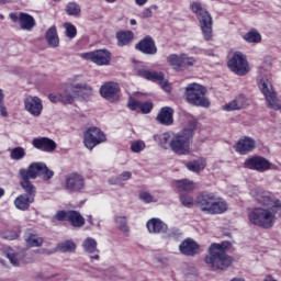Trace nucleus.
I'll return each instance as SVG.
<instances>
[{
  "instance_id": "obj_28",
  "label": "nucleus",
  "mask_w": 281,
  "mask_h": 281,
  "mask_svg": "<svg viewBox=\"0 0 281 281\" xmlns=\"http://www.w3.org/2000/svg\"><path fill=\"white\" fill-rule=\"evenodd\" d=\"M19 23L21 30H25L26 32H30L36 25L34 16L23 12H21L19 15Z\"/></svg>"
},
{
  "instance_id": "obj_59",
  "label": "nucleus",
  "mask_w": 281,
  "mask_h": 281,
  "mask_svg": "<svg viewBox=\"0 0 281 281\" xmlns=\"http://www.w3.org/2000/svg\"><path fill=\"white\" fill-rule=\"evenodd\" d=\"M88 223H89L90 225H93V217H92V216H89V217H88Z\"/></svg>"
},
{
  "instance_id": "obj_6",
  "label": "nucleus",
  "mask_w": 281,
  "mask_h": 281,
  "mask_svg": "<svg viewBox=\"0 0 281 281\" xmlns=\"http://www.w3.org/2000/svg\"><path fill=\"white\" fill-rule=\"evenodd\" d=\"M190 9L196 14L200 21V27L204 37V41H211L213 36L212 31V15L207 12V9L199 1L191 2Z\"/></svg>"
},
{
  "instance_id": "obj_11",
  "label": "nucleus",
  "mask_w": 281,
  "mask_h": 281,
  "mask_svg": "<svg viewBox=\"0 0 281 281\" xmlns=\"http://www.w3.org/2000/svg\"><path fill=\"white\" fill-rule=\"evenodd\" d=\"M106 142V135L98 127H90L83 134V144L88 150H93L94 146Z\"/></svg>"
},
{
  "instance_id": "obj_46",
  "label": "nucleus",
  "mask_w": 281,
  "mask_h": 281,
  "mask_svg": "<svg viewBox=\"0 0 281 281\" xmlns=\"http://www.w3.org/2000/svg\"><path fill=\"white\" fill-rule=\"evenodd\" d=\"M145 148H146V143H144V140H134L131 144L132 153H142V150H145Z\"/></svg>"
},
{
  "instance_id": "obj_25",
  "label": "nucleus",
  "mask_w": 281,
  "mask_h": 281,
  "mask_svg": "<svg viewBox=\"0 0 281 281\" xmlns=\"http://www.w3.org/2000/svg\"><path fill=\"white\" fill-rule=\"evenodd\" d=\"M173 115H175V110L170 106H165L158 113L157 120L164 126H170L175 122L172 117Z\"/></svg>"
},
{
  "instance_id": "obj_29",
  "label": "nucleus",
  "mask_w": 281,
  "mask_h": 281,
  "mask_svg": "<svg viewBox=\"0 0 281 281\" xmlns=\"http://www.w3.org/2000/svg\"><path fill=\"white\" fill-rule=\"evenodd\" d=\"M183 60H187L186 54H171L167 57V63L176 71H181V67H183Z\"/></svg>"
},
{
  "instance_id": "obj_34",
  "label": "nucleus",
  "mask_w": 281,
  "mask_h": 281,
  "mask_svg": "<svg viewBox=\"0 0 281 281\" xmlns=\"http://www.w3.org/2000/svg\"><path fill=\"white\" fill-rule=\"evenodd\" d=\"M46 41L49 47H58V45H60V40L58 38V32L56 31V26H52L47 30Z\"/></svg>"
},
{
  "instance_id": "obj_20",
  "label": "nucleus",
  "mask_w": 281,
  "mask_h": 281,
  "mask_svg": "<svg viewBox=\"0 0 281 281\" xmlns=\"http://www.w3.org/2000/svg\"><path fill=\"white\" fill-rule=\"evenodd\" d=\"M249 106V99L247 97L240 94L236 97L231 102L223 105V111H240V109H247Z\"/></svg>"
},
{
  "instance_id": "obj_17",
  "label": "nucleus",
  "mask_w": 281,
  "mask_h": 281,
  "mask_svg": "<svg viewBox=\"0 0 281 281\" xmlns=\"http://www.w3.org/2000/svg\"><path fill=\"white\" fill-rule=\"evenodd\" d=\"M214 201H216L215 193L203 191L198 195L195 203L200 207L201 212L209 214Z\"/></svg>"
},
{
  "instance_id": "obj_5",
  "label": "nucleus",
  "mask_w": 281,
  "mask_h": 281,
  "mask_svg": "<svg viewBox=\"0 0 281 281\" xmlns=\"http://www.w3.org/2000/svg\"><path fill=\"white\" fill-rule=\"evenodd\" d=\"M205 262L212 271H223L232 265L229 257L221 244H212L209 248V256L205 257Z\"/></svg>"
},
{
  "instance_id": "obj_52",
  "label": "nucleus",
  "mask_w": 281,
  "mask_h": 281,
  "mask_svg": "<svg viewBox=\"0 0 281 281\" xmlns=\"http://www.w3.org/2000/svg\"><path fill=\"white\" fill-rule=\"evenodd\" d=\"M55 217L57 221H68L69 211H58Z\"/></svg>"
},
{
  "instance_id": "obj_22",
  "label": "nucleus",
  "mask_w": 281,
  "mask_h": 281,
  "mask_svg": "<svg viewBox=\"0 0 281 281\" xmlns=\"http://www.w3.org/2000/svg\"><path fill=\"white\" fill-rule=\"evenodd\" d=\"M254 148H256V140L245 136L237 142L235 150L239 153V155H247V153H251Z\"/></svg>"
},
{
  "instance_id": "obj_35",
  "label": "nucleus",
  "mask_w": 281,
  "mask_h": 281,
  "mask_svg": "<svg viewBox=\"0 0 281 281\" xmlns=\"http://www.w3.org/2000/svg\"><path fill=\"white\" fill-rule=\"evenodd\" d=\"M119 47H124L133 42L134 35L131 31L120 32L116 34Z\"/></svg>"
},
{
  "instance_id": "obj_60",
  "label": "nucleus",
  "mask_w": 281,
  "mask_h": 281,
  "mask_svg": "<svg viewBox=\"0 0 281 281\" xmlns=\"http://www.w3.org/2000/svg\"><path fill=\"white\" fill-rule=\"evenodd\" d=\"M0 102H3V90L0 89Z\"/></svg>"
},
{
  "instance_id": "obj_36",
  "label": "nucleus",
  "mask_w": 281,
  "mask_h": 281,
  "mask_svg": "<svg viewBox=\"0 0 281 281\" xmlns=\"http://www.w3.org/2000/svg\"><path fill=\"white\" fill-rule=\"evenodd\" d=\"M68 221L72 227H82L85 225V217L78 211H68Z\"/></svg>"
},
{
  "instance_id": "obj_31",
  "label": "nucleus",
  "mask_w": 281,
  "mask_h": 281,
  "mask_svg": "<svg viewBox=\"0 0 281 281\" xmlns=\"http://www.w3.org/2000/svg\"><path fill=\"white\" fill-rule=\"evenodd\" d=\"M5 258H8L13 267H19L23 259V254L14 251V249L8 247L4 251Z\"/></svg>"
},
{
  "instance_id": "obj_13",
  "label": "nucleus",
  "mask_w": 281,
  "mask_h": 281,
  "mask_svg": "<svg viewBox=\"0 0 281 281\" xmlns=\"http://www.w3.org/2000/svg\"><path fill=\"white\" fill-rule=\"evenodd\" d=\"M24 111L30 113L32 117H41L43 115V99L37 95H26L24 98Z\"/></svg>"
},
{
  "instance_id": "obj_47",
  "label": "nucleus",
  "mask_w": 281,
  "mask_h": 281,
  "mask_svg": "<svg viewBox=\"0 0 281 281\" xmlns=\"http://www.w3.org/2000/svg\"><path fill=\"white\" fill-rule=\"evenodd\" d=\"M64 27L66 30V36L68 38H76V35L78 34V31L76 30V26L71 23H65Z\"/></svg>"
},
{
  "instance_id": "obj_12",
  "label": "nucleus",
  "mask_w": 281,
  "mask_h": 281,
  "mask_svg": "<svg viewBox=\"0 0 281 281\" xmlns=\"http://www.w3.org/2000/svg\"><path fill=\"white\" fill-rule=\"evenodd\" d=\"M244 168H248L249 170H257V172H267V170H276V165L271 164L267 158L255 156L248 158L244 162Z\"/></svg>"
},
{
  "instance_id": "obj_26",
  "label": "nucleus",
  "mask_w": 281,
  "mask_h": 281,
  "mask_svg": "<svg viewBox=\"0 0 281 281\" xmlns=\"http://www.w3.org/2000/svg\"><path fill=\"white\" fill-rule=\"evenodd\" d=\"M34 201V198H30L25 194H20L18 198H15L13 204L16 210H20L21 212H27V210H30V205H32Z\"/></svg>"
},
{
  "instance_id": "obj_1",
  "label": "nucleus",
  "mask_w": 281,
  "mask_h": 281,
  "mask_svg": "<svg viewBox=\"0 0 281 281\" xmlns=\"http://www.w3.org/2000/svg\"><path fill=\"white\" fill-rule=\"evenodd\" d=\"M93 95V88L87 82L82 81V76L77 75L64 86L58 93H50L48 99L54 103L74 104L76 100H90Z\"/></svg>"
},
{
  "instance_id": "obj_4",
  "label": "nucleus",
  "mask_w": 281,
  "mask_h": 281,
  "mask_svg": "<svg viewBox=\"0 0 281 281\" xmlns=\"http://www.w3.org/2000/svg\"><path fill=\"white\" fill-rule=\"evenodd\" d=\"M277 214L278 211L274 210L273 205H262V207H255L248 213V221L256 227L271 229L276 225Z\"/></svg>"
},
{
  "instance_id": "obj_62",
  "label": "nucleus",
  "mask_w": 281,
  "mask_h": 281,
  "mask_svg": "<svg viewBox=\"0 0 281 281\" xmlns=\"http://www.w3.org/2000/svg\"><path fill=\"white\" fill-rule=\"evenodd\" d=\"M130 23H131V25H137V21H135V20H131Z\"/></svg>"
},
{
  "instance_id": "obj_63",
  "label": "nucleus",
  "mask_w": 281,
  "mask_h": 281,
  "mask_svg": "<svg viewBox=\"0 0 281 281\" xmlns=\"http://www.w3.org/2000/svg\"><path fill=\"white\" fill-rule=\"evenodd\" d=\"M8 3V0H0V5Z\"/></svg>"
},
{
  "instance_id": "obj_38",
  "label": "nucleus",
  "mask_w": 281,
  "mask_h": 281,
  "mask_svg": "<svg viewBox=\"0 0 281 281\" xmlns=\"http://www.w3.org/2000/svg\"><path fill=\"white\" fill-rule=\"evenodd\" d=\"M58 251L61 254H74L76 251V243L74 240H65L57 245Z\"/></svg>"
},
{
  "instance_id": "obj_9",
  "label": "nucleus",
  "mask_w": 281,
  "mask_h": 281,
  "mask_svg": "<svg viewBox=\"0 0 281 281\" xmlns=\"http://www.w3.org/2000/svg\"><path fill=\"white\" fill-rule=\"evenodd\" d=\"M228 68L233 74H236V76H246V74H249V63H247L245 54L235 52L228 60Z\"/></svg>"
},
{
  "instance_id": "obj_50",
  "label": "nucleus",
  "mask_w": 281,
  "mask_h": 281,
  "mask_svg": "<svg viewBox=\"0 0 281 281\" xmlns=\"http://www.w3.org/2000/svg\"><path fill=\"white\" fill-rule=\"evenodd\" d=\"M186 58L183 59V66H181V71H183L184 69H188V67H194V65L196 64V59H194V57H190L188 56V54H186Z\"/></svg>"
},
{
  "instance_id": "obj_30",
  "label": "nucleus",
  "mask_w": 281,
  "mask_h": 281,
  "mask_svg": "<svg viewBox=\"0 0 281 281\" xmlns=\"http://www.w3.org/2000/svg\"><path fill=\"white\" fill-rule=\"evenodd\" d=\"M207 166V161L205 158H198L196 160H192L186 164V168H188L191 172H201L205 170Z\"/></svg>"
},
{
  "instance_id": "obj_53",
  "label": "nucleus",
  "mask_w": 281,
  "mask_h": 281,
  "mask_svg": "<svg viewBox=\"0 0 281 281\" xmlns=\"http://www.w3.org/2000/svg\"><path fill=\"white\" fill-rule=\"evenodd\" d=\"M0 113L2 117H8V110L4 108L3 103L0 101Z\"/></svg>"
},
{
  "instance_id": "obj_44",
  "label": "nucleus",
  "mask_w": 281,
  "mask_h": 281,
  "mask_svg": "<svg viewBox=\"0 0 281 281\" xmlns=\"http://www.w3.org/2000/svg\"><path fill=\"white\" fill-rule=\"evenodd\" d=\"M66 12L69 16H78L80 14V5L76 2H69L66 7Z\"/></svg>"
},
{
  "instance_id": "obj_61",
  "label": "nucleus",
  "mask_w": 281,
  "mask_h": 281,
  "mask_svg": "<svg viewBox=\"0 0 281 281\" xmlns=\"http://www.w3.org/2000/svg\"><path fill=\"white\" fill-rule=\"evenodd\" d=\"M192 276H196V268H191Z\"/></svg>"
},
{
  "instance_id": "obj_39",
  "label": "nucleus",
  "mask_w": 281,
  "mask_h": 281,
  "mask_svg": "<svg viewBox=\"0 0 281 281\" xmlns=\"http://www.w3.org/2000/svg\"><path fill=\"white\" fill-rule=\"evenodd\" d=\"M131 177H133V173L131 171H123L120 176L112 177L109 180V183H111V186H120V183H124V181H128Z\"/></svg>"
},
{
  "instance_id": "obj_2",
  "label": "nucleus",
  "mask_w": 281,
  "mask_h": 281,
  "mask_svg": "<svg viewBox=\"0 0 281 281\" xmlns=\"http://www.w3.org/2000/svg\"><path fill=\"white\" fill-rule=\"evenodd\" d=\"M194 137V124L189 125L182 132L175 134L166 132L154 135V140L160 144L165 150H172L176 155H190V140Z\"/></svg>"
},
{
  "instance_id": "obj_51",
  "label": "nucleus",
  "mask_w": 281,
  "mask_h": 281,
  "mask_svg": "<svg viewBox=\"0 0 281 281\" xmlns=\"http://www.w3.org/2000/svg\"><path fill=\"white\" fill-rule=\"evenodd\" d=\"M153 111V102H142L140 103V113H150Z\"/></svg>"
},
{
  "instance_id": "obj_40",
  "label": "nucleus",
  "mask_w": 281,
  "mask_h": 281,
  "mask_svg": "<svg viewBox=\"0 0 281 281\" xmlns=\"http://www.w3.org/2000/svg\"><path fill=\"white\" fill-rule=\"evenodd\" d=\"M162 238H166L167 240H177V238H181V231L179 228H168V226H166Z\"/></svg>"
},
{
  "instance_id": "obj_19",
  "label": "nucleus",
  "mask_w": 281,
  "mask_h": 281,
  "mask_svg": "<svg viewBox=\"0 0 281 281\" xmlns=\"http://www.w3.org/2000/svg\"><path fill=\"white\" fill-rule=\"evenodd\" d=\"M34 148L42 153H54L56 150V142L47 137L34 138L32 142Z\"/></svg>"
},
{
  "instance_id": "obj_27",
  "label": "nucleus",
  "mask_w": 281,
  "mask_h": 281,
  "mask_svg": "<svg viewBox=\"0 0 281 281\" xmlns=\"http://www.w3.org/2000/svg\"><path fill=\"white\" fill-rule=\"evenodd\" d=\"M225 212H227V202L215 195V200L211 204L209 214H225Z\"/></svg>"
},
{
  "instance_id": "obj_55",
  "label": "nucleus",
  "mask_w": 281,
  "mask_h": 281,
  "mask_svg": "<svg viewBox=\"0 0 281 281\" xmlns=\"http://www.w3.org/2000/svg\"><path fill=\"white\" fill-rule=\"evenodd\" d=\"M10 19L11 21H13V23H16L19 20V15H16V13H10Z\"/></svg>"
},
{
  "instance_id": "obj_48",
  "label": "nucleus",
  "mask_w": 281,
  "mask_h": 281,
  "mask_svg": "<svg viewBox=\"0 0 281 281\" xmlns=\"http://www.w3.org/2000/svg\"><path fill=\"white\" fill-rule=\"evenodd\" d=\"M127 106L128 109H131V111H136V113H140L142 102L135 100L134 98H130Z\"/></svg>"
},
{
  "instance_id": "obj_33",
  "label": "nucleus",
  "mask_w": 281,
  "mask_h": 281,
  "mask_svg": "<svg viewBox=\"0 0 281 281\" xmlns=\"http://www.w3.org/2000/svg\"><path fill=\"white\" fill-rule=\"evenodd\" d=\"M173 186L179 190V192H192L195 188L194 182L188 179L176 180Z\"/></svg>"
},
{
  "instance_id": "obj_14",
  "label": "nucleus",
  "mask_w": 281,
  "mask_h": 281,
  "mask_svg": "<svg viewBox=\"0 0 281 281\" xmlns=\"http://www.w3.org/2000/svg\"><path fill=\"white\" fill-rule=\"evenodd\" d=\"M255 199L257 201V203H259V205H272L277 212V214H279V216H281V202L280 200L276 199V196H273V194L269 191H257Z\"/></svg>"
},
{
  "instance_id": "obj_15",
  "label": "nucleus",
  "mask_w": 281,
  "mask_h": 281,
  "mask_svg": "<svg viewBox=\"0 0 281 281\" xmlns=\"http://www.w3.org/2000/svg\"><path fill=\"white\" fill-rule=\"evenodd\" d=\"M120 85L117 82L108 81L100 88V94L108 102H117L120 100Z\"/></svg>"
},
{
  "instance_id": "obj_37",
  "label": "nucleus",
  "mask_w": 281,
  "mask_h": 281,
  "mask_svg": "<svg viewBox=\"0 0 281 281\" xmlns=\"http://www.w3.org/2000/svg\"><path fill=\"white\" fill-rule=\"evenodd\" d=\"M246 43H260L262 41V35L256 29H251L249 32L243 35Z\"/></svg>"
},
{
  "instance_id": "obj_56",
  "label": "nucleus",
  "mask_w": 281,
  "mask_h": 281,
  "mask_svg": "<svg viewBox=\"0 0 281 281\" xmlns=\"http://www.w3.org/2000/svg\"><path fill=\"white\" fill-rule=\"evenodd\" d=\"M5 194V190L3 188H0V199Z\"/></svg>"
},
{
  "instance_id": "obj_32",
  "label": "nucleus",
  "mask_w": 281,
  "mask_h": 281,
  "mask_svg": "<svg viewBox=\"0 0 281 281\" xmlns=\"http://www.w3.org/2000/svg\"><path fill=\"white\" fill-rule=\"evenodd\" d=\"M24 240L26 243V247H42L43 246V237L36 235L35 233H26L24 235Z\"/></svg>"
},
{
  "instance_id": "obj_41",
  "label": "nucleus",
  "mask_w": 281,
  "mask_h": 281,
  "mask_svg": "<svg viewBox=\"0 0 281 281\" xmlns=\"http://www.w3.org/2000/svg\"><path fill=\"white\" fill-rule=\"evenodd\" d=\"M159 10L157 4H151L140 12V19H153V14Z\"/></svg>"
},
{
  "instance_id": "obj_16",
  "label": "nucleus",
  "mask_w": 281,
  "mask_h": 281,
  "mask_svg": "<svg viewBox=\"0 0 281 281\" xmlns=\"http://www.w3.org/2000/svg\"><path fill=\"white\" fill-rule=\"evenodd\" d=\"M66 188L70 190V192H82L85 190V176L72 172L66 176Z\"/></svg>"
},
{
  "instance_id": "obj_54",
  "label": "nucleus",
  "mask_w": 281,
  "mask_h": 281,
  "mask_svg": "<svg viewBox=\"0 0 281 281\" xmlns=\"http://www.w3.org/2000/svg\"><path fill=\"white\" fill-rule=\"evenodd\" d=\"M136 5L143 7L148 3V0H135Z\"/></svg>"
},
{
  "instance_id": "obj_49",
  "label": "nucleus",
  "mask_w": 281,
  "mask_h": 281,
  "mask_svg": "<svg viewBox=\"0 0 281 281\" xmlns=\"http://www.w3.org/2000/svg\"><path fill=\"white\" fill-rule=\"evenodd\" d=\"M180 203L184 205V207H192L194 205V199L188 194L180 195Z\"/></svg>"
},
{
  "instance_id": "obj_7",
  "label": "nucleus",
  "mask_w": 281,
  "mask_h": 281,
  "mask_svg": "<svg viewBox=\"0 0 281 281\" xmlns=\"http://www.w3.org/2000/svg\"><path fill=\"white\" fill-rule=\"evenodd\" d=\"M207 89L199 83H190L186 87V100L193 106L209 109L210 100L205 98Z\"/></svg>"
},
{
  "instance_id": "obj_64",
  "label": "nucleus",
  "mask_w": 281,
  "mask_h": 281,
  "mask_svg": "<svg viewBox=\"0 0 281 281\" xmlns=\"http://www.w3.org/2000/svg\"><path fill=\"white\" fill-rule=\"evenodd\" d=\"M117 0H105L106 3H115Z\"/></svg>"
},
{
  "instance_id": "obj_24",
  "label": "nucleus",
  "mask_w": 281,
  "mask_h": 281,
  "mask_svg": "<svg viewBox=\"0 0 281 281\" xmlns=\"http://www.w3.org/2000/svg\"><path fill=\"white\" fill-rule=\"evenodd\" d=\"M147 231L149 234H161L166 232L167 224L164 223L160 218L153 217L146 223Z\"/></svg>"
},
{
  "instance_id": "obj_58",
  "label": "nucleus",
  "mask_w": 281,
  "mask_h": 281,
  "mask_svg": "<svg viewBox=\"0 0 281 281\" xmlns=\"http://www.w3.org/2000/svg\"><path fill=\"white\" fill-rule=\"evenodd\" d=\"M231 281H245V278H234Z\"/></svg>"
},
{
  "instance_id": "obj_3",
  "label": "nucleus",
  "mask_w": 281,
  "mask_h": 281,
  "mask_svg": "<svg viewBox=\"0 0 281 281\" xmlns=\"http://www.w3.org/2000/svg\"><path fill=\"white\" fill-rule=\"evenodd\" d=\"M41 175L44 176V181H49L54 177V171L47 168L45 162H32L27 169L22 168L19 170L20 186L25 192V196L36 199V187L30 179H36Z\"/></svg>"
},
{
  "instance_id": "obj_43",
  "label": "nucleus",
  "mask_w": 281,
  "mask_h": 281,
  "mask_svg": "<svg viewBox=\"0 0 281 281\" xmlns=\"http://www.w3.org/2000/svg\"><path fill=\"white\" fill-rule=\"evenodd\" d=\"M115 223L119 229H121V232H124V233L128 232V222L126 221V216L124 215L116 216Z\"/></svg>"
},
{
  "instance_id": "obj_45",
  "label": "nucleus",
  "mask_w": 281,
  "mask_h": 281,
  "mask_svg": "<svg viewBox=\"0 0 281 281\" xmlns=\"http://www.w3.org/2000/svg\"><path fill=\"white\" fill-rule=\"evenodd\" d=\"M139 199L143 203H157L158 199L153 196L148 191H143L139 193Z\"/></svg>"
},
{
  "instance_id": "obj_57",
  "label": "nucleus",
  "mask_w": 281,
  "mask_h": 281,
  "mask_svg": "<svg viewBox=\"0 0 281 281\" xmlns=\"http://www.w3.org/2000/svg\"><path fill=\"white\" fill-rule=\"evenodd\" d=\"M16 233H14L12 236H10V237H7L9 240H14V238H16Z\"/></svg>"
},
{
  "instance_id": "obj_8",
  "label": "nucleus",
  "mask_w": 281,
  "mask_h": 281,
  "mask_svg": "<svg viewBox=\"0 0 281 281\" xmlns=\"http://www.w3.org/2000/svg\"><path fill=\"white\" fill-rule=\"evenodd\" d=\"M135 69L140 78H144L145 80H150V82H158V85L161 87V89L166 91V93H170V91H172V87L170 86L168 80L164 78V72L155 70L151 71L150 69H148L147 66L142 63H138Z\"/></svg>"
},
{
  "instance_id": "obj_21",
  "label": "nucleus",
  "mask_w": 281,
  "mask_h": 281,
  "mask_svg": "<svg viewBox=\"0 0 281 281\" xmlns=\"http://www.w3.org/2000/svg\"><path fill=\"white\" fill-rule=\"evenodd\" d=\"M82 249L89 254L91 260H100V250H98V241L91 237H87L82 241Z\"/></svg>"
},
{
  "instance_id": "obj_10",
  "label": "nucleus",
  "mask_w": 281,
  "mask_h": 281,
  "mask_svg": "<svg viewBox=\"0 0 281 281\" xmlns=\"http://www.w3.org/2000/svg\"><path fill=\"white\" fill-rule=\"evenodd\" d=\"M79 56L83 60H90V63H93L99 67L111 65V52L108 49H97L93 52L81 53Z\"/></svg>"
},
{
  "instance_id": "obj_18",
  "label": "nucleus",
  "mask_w": 281,
  "mask_h": 281,
  "mask_svg": "<svg viewBox=\"0 0 281 281\" xmlns=\"http://www.w3.org/2000/svg\"><path fill=\"white\" fill-rule=\"evenodd\" d=\"M136 49L142 52V54H147L148 56H155V54H157V45H155V41L150 36H146L137 43Z\"/></svg>"
},
{
  "instance_id": "obj_23",
  "label": "nucleus",
  "mask_w": 281,
  "mask_h": 281,
  "mask_svg": "<svg viewBox=\"0 0 281 281\" xmlns=\"http://www.w3.org/2000/svg\"><path fill=\"white\" fill-rule=\"evenodd\" d=\"M179 251L183 256H196L199 254V244L194 239H184L179 246Z\"/></svg>"
},
{
  "instance_id": "obj_42",
  "label": "nucleus",
  "mask_w": 281,
  "mask_h": 281,
  "mask_svg": "<svg viewBox=\"0 0 281 281\" xmlns=\"http://www.w3.org/2000/svg\"><path fill=\"white\" fill-rule=\"evenodd\" d=\"M10 157L15 161H20V159H23L25 157V148L23 147L13 148L11 150Z\"/></svg>"
}]
</instances>
